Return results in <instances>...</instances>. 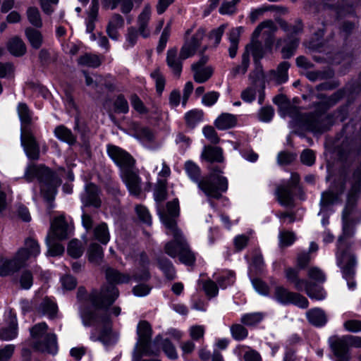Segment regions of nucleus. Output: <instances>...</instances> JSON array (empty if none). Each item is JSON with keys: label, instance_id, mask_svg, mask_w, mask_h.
Masks as SVG:
<instances>
[{"label": "nucleus", "instance_id": "62", "mask_svg": "<svg viewBox=\"0 0 361 361\" xmlns=\"http://www.w3.org/2000/svg\"><path fill=\"white\" fill-rule=\"evenodd\" d=\"M189 334L192 340L198 341L204 337V327L201 325L192 326L189 329Z\"/></svg>", "mask_w": 361, "mask_h": 361}, {"label": "nucleus", "instance_id": "32", "mask_svg": "<svg viewBox=\"0 0 361 361\" xmlns=\"http://www.w3.org/2000/svg\"><path fill=\"white\" fill-rule=\"evenodd\" d=\"M54 135L59 140L69 145H73L76 142V137L71 130L62 125L54 129Z\"/></svg>", "mask_w": 361, "mask_h": 361}, {"label": "nucleus", "instance_id": "9", "mask_svg": "<svg viewBox=\"0 0 361 361\" xmlns=\"http://www.w3.org/2000/svg\"><path fill=\"white\" fill-rule=\"evenodd\" d=\"M192 31V29L190 28L185 32V42L180 49V58L182 59H186L195 54L205 35V30L202 27H199L193 35L190 36Z\"/></svg>", "mask_w": 361, "mask_h": 361}, {"label": "nucleus", "instance_id": "13", "mask_svg": "<svg viewBox=\"0 0 361 361\" xmlns=\"http://www.w3.org/2000/svg\"><path fill=\"white\" fill-rule=\"evenodd\" d=\"M300 180L297 173H292L290 181L286 185L278 187L276 195L280 204L283 206L293 205V191L296 188Z\"/></svg>", "mask_w": 361, "mask_h": 361}, {"label": "nucleus", "instance_id": "33", "mask_svg": "<svg viewBox=\"0 0 361 361\" xmlns=\"http://www.w3.org/2000/svg\"><path fill=\"white\" fill-rule=\"evenodd\" d=\"M193 78L197 83H203L207 81L212 75L214 70L211 66L204 68H198L197 66L193 67Z\"/></svg>", "mask_w": 361, "mask_h": 361}, {"label": "nucleus", "instance_id": "44", "mask_svg": "<svg viewBox=\"0 0 361 361\" xmlns=\"http://www.w3.org/2000/svg\"><path fill=\"white\" fill-rule=\"evenodd\" d=\"M67 252L73 258L80 257L83 253L81 242L78 240H72L68 246Z\"/></svg>", "mask_w": 361, "mask_h": 361}, {"label": "nucleus", "instance_id": "28", "mask_svg": "<svg viewBox=\"0 0 361 361\" xmlns=\"http://www.w3.org/2000/svg\"><path fill=\"white\" fill-rule=\"evenodd\" d=\"M236 122L234 115L223 113L215 120L214 125L219 130H226L234 127Z\"/></svg>", "mask_w": 361, "mask_h": 361}, {"label": "nucleus", "instance_id": "39", "mask_svg": "<svg viewBox=\"0 0 361 361\" xmlns=\"http://www.w3.org/2000/svg\"><path fill=\"white\" fill-rule=\"evenodd\" d=\"M167 180L158 179L154 192V199L157 202H161L166 198Z\"/></svg>", "mask_w": 361, "mask_h": 361}, {"label": "nucleus", "instance_id": "45", "mask_svg": "<svg viewBox=\"0 0 361 361\" xmlns=\"http://www.w3.org/2000/svg\"><path fill=\"white\" fill-rule=\"evenodd\" d=\"M139 30L134 27H130L126 35L125 47L126 49L133 47L137 43L139 35Z\"/></svg>", "mask_w": 361, "mask_h": 361}, {"label": "nucleus", "instance_id": "2", "mask_svg": "<svg viewBox=\"0 0 361 361\" xmlns=\"http://www.w3.org/2000/svg\"><path fill=\"white\" fill-rule=\"evenodd\" d=\"M350 183V193L348 196L347 205L343 212V235L338 240V250L336 254L337 264L341 269L344 278L354 275V268L357 263L355 256L346 243V238L354 233V222L351 219L353 206L350 202L353 196L361 188V165L354 171Z\"/></svg>", "mask_w": 361, "mask_h": 361}, {"label": "nucleus", "instance_id": "41", "mask_svg": "<svg viewBox=\"0 0 361 361\" xmlns=\"http://www.w3.org/2000/svg\"><path fill=\"white\" fill-rule=\"evenodd\" d=\"M250 65V59L248 53H243L242 56V61L241 63L238 66H236L231 70V75L233 77H236L238 75H244L249 67Z\"/></svg>", "mask_w": 361, "mask_h": 361}, {"label": "nucleus", "instance_id": "17", "mask_svg": "<svg viewBox=\"0 0 361 361\" xmlns=\"http://www.w3.org/2000/svg\"><path fill=\"white\" fill-rule=\"evenodd\" d=\"M68 225L63 215L56 217L51 224V228L48 234L51 238L63 240L68 236Z\"/></svg>", "mask_w": 361, "mask_h": 361}, {"label": "nucleus", "instance_id": "50", "mask_svg": "<svg viewBox=\"0 0 361 361\" xmlns=\"http://www.w3.org/2000/svg\"><path fill=\"white\" fill-rule=\"evenodd\" d=\"M279 238L281 247H287L292 245L296 238L294 233L288 231H281Z\"/></svg>", "mask_w": 361, "mask_h": 361}, {"label": "nucleus", "instance_id": "43", "mask_svg": "<svg viewBox=\"0 0 361 361\" xmlns=\"http://www.w3.org/2000/svg\"><path fill=\"white\" fill-rule=\"evenodd\" d=\"M42 313L48 315L49 317L53 318L57 311L56 305L48 298L44 299L39 306Z\"/></svg>", "mask_w": 361, "mask_h": 361}, {"label": "nucleus", "instance_id": "36", "mask_svg": "<svg viewBox=\"0 0 361 361\" xmlns=\"http://www.w3.org/2000/svg\"><path fill=\"white\" fill-rule=\"evenodd\" d=\"M56 238H51V234H48L46 238V244L48 247L47 253L50 256L61 255L64 252V247L60 243H56L54 240Z\"/></svg>", "mask_w": 361, "mask_h": 361}, {"label": "nucleus", "instance_id": "20", "mask_svg": "<svg viewBox=\"0 0 361 361\" xmlns=\"http://www.w3.org/2000/svg\"><path fill=\"white\" fill-rule=\"evenodd\" d=\"M152 14V8L149 4L144 6L141 13L137 16V25L140 35L143 38H148L150 36L149 23Z\"/></svg>", "mask_w": 361, "mask_h": 361}, {"label": "nucleus", "instance_id": "15", "mask_svg": "<svg viewBox=\"0 0 361 361\" xmlns=\"http://www.w3.org/2000/svg\"><path fill=\"white\" fill-rule=\"evenodd\" d=\"M107 153L110 158L121 169V172L126 169L132 168L134 165V159L126 151L115 145L107 146Z\"/></svg>", "mask_w": 361, "mask_h": 361}, {"label": "nucleus", "instance_id": "22", "mask_svg": "<svg viewBox=\"0 0 361 361\" xmlns=\"http://www.w3.org/2000/svg\"><path fill=\"white\" fill-rule=\"evenodd\" d=\"M124 26V19L118 13L113 14L106 25V34L113 40H118L119 37L118 30Z\"/></svg>", "mask_w": 361, "mask_h": 361}, {"label": "nucleus", "instance_id": "21", "mask_svg": "<svg viewBox=\"0 0 361 361\" xmlns=\"http://www.w3.org/2000/svg\"><path fill=\"white\" fill-rule=\"evenodd\" d=\"M81 200L85 206L99 207L101 200L99 197L98 188L92 183L87 185L85 191L81 196Z\"/></svg>", "mask_w": 361, "mask_h": 361}, {"label": "nucleus", "instance_id": "25", "mask_svg": "<svg viewBox=\"0 0 361 361\" xmlns=\"http://www.w3.org/2000/svg\"><path fill=\"white\" fill-rule=\"evenodd\" d=\"M264 89V85L259 88L256 85L248 87L241 92V99L245 102L250 103L255 99L256 94L258 93V102L261 104L265 97Z\"/></svg>", "mask_w": 361, "mask_h": 361}, {"label": "nucleus", "instance_id": "56", "mask_svg": "<svg viewBox=\"0 0 361 361\" xmlns=\"http://www.w3.org/2000/svg\"><path fill=\"white\" fill-rule=\"evenodd\" d=\"M298 40L296 38L290 39V42L286 46H285L282 49L283 58H290L293 55L298 47Z\"/></svg>", "mask_w": 361, "mask_h": 361}, {"label": "nucleus", "instance_id": "52", "mask_svg": "<svg viewBox=\"0 0 361 361\" xmlns=\"http://www.w3.org/2000/svg\"><path fill=\"white\" fill-rule=\"evenodd\" d=\"M240 0L224 1L219 8V13L223 15H231L235 12L236 4Z\"/></svg>", "mask_w": 361, "mask_h": 361}, {"label": "nucleus", "instance_id": "51", "mask_svg": "<svg viewBox=\"0 0 361 361\" xmlns=\"http://www.w3.org/2000/svg\"><path fill=\"white\" fill-rule=\"evenodd\" d=\"M137 260L139 261V264L143 267V270L142 271V274L140 276H138L137 274H135L133 276L135 280L139 281L147 279L149 278V272L145 269V266L148 264L149 261L147 255L142 252L138 256Z\"/></svg>", "mask_w": 361, "mask_h": 361}, {"label": "nucleus", "instance_id": "64", "mask_svg": "<svg viewBox=\"0 0 361 361\" xmlns=\"http://www.w3.org/2000/svg\"><path fill=\"white\" fill-rule=\"evenodd\" d=\"M15 350V345L8 344L4 348H0V361H8Z\"/></svg>", "mask_w": 361, "mask_h": 361}, {"label": "nucleus", "instance_id": "35", "mask_svg": "<svg viewBox=\"0 0 361 361\" xmlns=\"http://www.w3.org/2000/svg\"><path fill=\"white\" fill-rule=\"evenodd\" d=\"M94 235L95 239L99 240L101 243L106 245L109 241L110 238L107 225L105 223H102L95 227Z\"/></svg>", "mask_w": 361, "mask_h": 361}, {"label": "nucleus", "instance_id": "57", "mask_svg": "<svg viewBox=\"0 0 361 361\" xmlns=\"http://www.w3.org/2000/svg\"><path fill=\"white\" fill-rule=\"evenodd\" d=\"M308 276L310 279L318 283H323L326 280V277L323 271L318 267H311L308 270Z\"/></svg>", "mask_w": 361, "mask_h": 361}, {"label": "nucleus", "instance_id": "29", "mask_svg": "<svg viewBox=\"0 0 361 361\" xmlns=\"http://www.w3.org/2000/svg\"><path fill=\"white\" fill-rule=\"evenodd\" d=\"M7 48L9 52L15 56L24 55L27 50L25 44L18 37H15L9 40Z\"/></svg>", "mask_w": 361, "mask_h": 361}, {"label": "nucleus", "instance_id": "8", "mask_svg": "<svg viewBox=\"0 0 361 361\" xmlns=\"http://www.w3.org/2000/svg\"><path fill=\"white\" fill-rule=\"evenodd\" d=\"M267 29V33H271L276 30L274 22L271 20H268L262 22L255 30L252 34V42L250 44L247 45L245 51L244 53H251L255 62L262 59L267 50L271 49V45H267L266 49H264L262 44L257 39L259 36L261 32L264 29Z\"/></svg>", "mask_w": 361, "mask_h": 361}, {"label": "nucleus", "instance_id": "16", "mask_svg": "<svg viewBox=\"0 0 361 361\" xmlns=\"http://www.w3.org/2000/svg\"><path fill=\"white\" fill-rule=\"evenodd\" d=\"M121 178L130 195L138 196L141 192L142 180L138 174L128 168L121 171Z\"/></svg>", "mask_w": 361, "mask_h": 361}, {"label": "nucleus", "instance_id": "46", "mask_svg": "<svg viewBox=\"0 0 361 361\" xmlns=\"http://www.w3.org/2000/svg\"><path fill=\"white\" fill-rule=\"evenodd\" d=\"M231 334L233 338L237 341H241L247 338L248 335L247 330L240 324H234L231 328Z\"/></svg>", "mask_w": 361, "mask_h": 361}, {"label": "nucleus", "instance_id": "40", "mask_svg": "<svg viewBox=\"0 0 361 361\" xmlns=\"http://www.w3.org/2000/svg\"><path fill=\"white\" fill-rule=\"evenodd\" d=\"M338 341L341 342L348 350L350 348H361V337L347 335L338 336Z\"/></svg>", "mask_w": 361, "mask_h": 361}, {"label": "nucleus", "instance_id": "7", "mask_svg": "<svg viewBox=\"0 0 361 361\" xmlns=\"http://www.w3.org/2000/svg\"><path fill=\"white\" fill-rule=\"evenodd\" d=\"M284 272L287 281L292 284L297 290H304L311 299L322 300L325 298L326 293L322 287L306 279L299 278L298 269L288 267L285 269Z\"/></svg>", "mask_w": 361, "mask_h": 361}, {"label": "nucleus", "instance_id": "60", "mask_svg": "<svg viewBox=\"0 0 361 361\" xmlns=\"http://www.w3.org/2000/svg\"><path fill=\"white\" fill-rule=\"evenodd\" d=\"M135 211L140 221L146 224H151V216L145 207L138 205L135 207Z\"/></svg>", "mask_w": 361, "mask_h": 361}, {"label": "nucleus", "instance_id": "6", "mask_svg": "<svg viewBox=\"0 0 361 361\" xmlns=\"http://www.w3.org/2000/svg\"><path fill=\"white\" fill-rule=\"evenodd\" d=\"M47 329L48 326L44 322L37 324L30 329L32 345L38 351L55 354L57 352L56 336L47 333Z\"/></svg>", "mask_w": 361, "mask_h": 361}, {"label": "nucleus", "instance_id": "47", "mask_svg": "<svg viewBox=\"0 0 361 361\" xmlns=\"http://www.w3.org/2000/svg\"><path fill=\"white\" fill-rule=\"evenodd\" d=\"M262 319V314L259 312H254L243 314L240 319V321L245 325L253 326L260 322Z\"/></svg>", "mask_w": 361, "mask_h": 361}, {"label": "nucleus", "instance_id": "58", "mask_svg": "<svg viewBox=\"0 0 361 361\" xmlns=\"http://www.w3.org/2000/svg\"><path fill=\"white\" fill-rule=\"evenodd\" d=\"M18 113L22 123L30 122V113L27 106L25 103H20L18 106Z\"/></svg>", "mask_w": 361, "mask_h": 361}, {"label": "nucleus", "instance_id": "55", "mask_svg": "<svg viewBox=\"0 0 361 361\" xmlns=\"http://www.w3.org/2000/svg\"><path fill=\"white\" fill-rule=\"evenodd\" d=\"M161 346L163 350L168 356V357L172 360L176 359L178 357L176 350L174 345L171 343V342L169 340H164L161 343Z\"/></svg>", "mask_w": 361, "mask_h": 361}, {"label": "nucleus", "instance_id": "38", "mask_svg": "<svg viewBox=\"0 0 361 361\" xmlns=\"http://www.w3.org/2000/svg\"><path fill=\"white\" fill-rule=\"evenodd\" d=\"M27 18L30 24L36 27L42 26V20L39 11L36 7H29L26 12Z\"/></svg>", "mask_w": 361, "mask_h": 361}, {"label": "nucleus", "instance_id": "30", "mask_svg": "<svg viewBox=\"0 0 361 361\" xmlns=\"http://www.w3.org/2000/svg\"><path fill=\"white\" fill-rule=\"evenodd\" d=\"M306 315L308 321L314 326H323L327 321L324 312L319 308H314L307 311Z\"/></svg>", "mask_w": 361, "mask_h": 361}, {"label": "nucleus", "instance_id": "48", "mask_svg": "<svg viewBox=\"0 0 361 361\" xmlns=\"http://www.w3.org/2000/svg\"><path fill=\"white\" fill-rule=\"evenodd\" d=\"M166 207L168 214L164 212L159 211V215L165 214L176 223L173 217L177 216L179 214V202L178 199H174L173 201L168 202Z\"/></svg>", "mask_w": 361, "mask_h": 361}, {"label": "nucleus", "instance_id": "23", "mask_svg": "<svg viewBox=\"0 0 361 361\" xmlns=\"http://www.w3.org/2000/svg\"><path fill=\"white\" fill-rule=\"evenodd\" d=\"M184 59L180 58V52L178 55V49L171 48L166 53V63L173 74L179 77L182 71V61Z\"/></svg>", "mask_w": 361, "mask_h": 361}, {"label": "nucleus", "instance_id": "53", "mask_svg": "<svg viewBox=\"0 0 361 361\" xmlns=\"http://www.w3.org/2000/svg\"><path fill=\"white\" fill-rule=\"evenodd\" d=\"M151 77L155 82L157 92L161 94L165 86V79L163 75L160 73L159 69H156L151 73Z\"/></svg>", "mask_w": 361, "mask_h": 361}, {"label": "nucleus", "instance_id": "12", "mask_svg": "<svg viewBox=\"0 0 361 361\" xmlns=\"http://www.w3.org/2000/svg\"><path fill=\"white\" fill-rule=\"evenodd\" d=\"M152 328L147 321H140L137 327V334L138 340L136 344V352L142 355H150L154 353L151 352L149 346L152 337Z\"/></svg>", "mask_w": 361, "mask_h": 361}, {"label": "nucleus", "instance_id": "14", "mask_svg": "<svg viewBox=\"0 0 361 361\" xmlns=\"http://www.w3.org/2000/svg\"><path fill=\"white\" fill-rule=\"evenodd\" d=\"M23 250H18L12 259L0 258V276H6L18 271L25 264Z\"/></svg>", "mask_w": 361, "mask_h": 361}, {"label": "nucleus", "instance_id": "26", "mask_svg": "<svg viewBox=\"0 0 361 361\" xmlns=\"http://www.w3.org/2000/svg\"><path fill=\"white\" fill-rule=\"evenodd\" d=\"M18 250H23V257H25V262L30 258L36 257L40 253L38 242L32 238L25 239L24 247Z\"/></svg>", "mask_w": 361, "mask_h": 361}, {"label": "nucleus", "instance_id": "27", "mask_svg": "<svg viewBox=\"0 0 361 361\" xmlns=\"http://www.w3.org/2000/svg\"><path fill=\"white\" fill-rule=\"evenodd\" d=\"M18 336V323L16 316L11 315L8 327L0 330V338L4 341H10Z\"/></svg>", "mask_w": 361, "mask_h": 361}, {"label": "nucleus", "instance_id": "34", "mask_svg": "<svg viewBox=\"0 0 361 361\" xmlns=\"http://www.w3.org/2000/svg\"><path fill=\"white\" fill-rule=\"evenodd\" d=\"M103 258V250L100 245L97 243L90 245L88 250L89 261L95 264H99Z\"/></svg>", "mask_w": 361, "mask_h": 361}, {"label": "nucleus", "instance_id": "61", "mask_svg": "<svg viewBox=\"0 0 361 361\" xmlns=\"http://www.w3.org/2000/svg\"><path fill=\"white\" fill-rule=\"evenodd\" d=\"M33 283L32 274L30 271L25 270L22 272L20 278V283L23 288L29 289Z\"/></svg>", "mask_w": 361, "mask_h": 361}, {"label": "nucleus", "instance_id": "49", "mask_svg": "<svg viewBox=\"0 0 361 361\" xmlns=\"http://www.w3.org/2000/svg\"><path fill=\"white\" fill-rule=\"evenodd\" d=\"M159 267L164 271L169 279H173L175 277V271L172 263L167 259H159Z\"/></svg>", "mask_w": 361, "mask_h": 361}, {"label": "nucleus", "instance_id": "54", "mask_svg": "<svg viewBox=\"0 0 361 361\" xmlns=\"http://www.w3.org/2000/svg\"><path fill=\"white\" fill-rule=\"evenodd\" d=\"M227 27L226 24H222L216 29H214L209 33V37L211 40H213L214 44L217 46L221 39L222 35Z\"/></svg>", "mask_w": 361, "mask_h": 361}, {"label": "nucleus", "instance_id": "19", "mask_svg": "<svg viewBox=\"0 0 361 361\" xmlns=\"http://www.w3.org/2000/svg\"><path fill=\"white\" fill-rule=\"evenodd\" d=\"M21 144L27 156L32 159H37L39 157V146L30 132H25L21 135Z\"/></svg>", "mask_w": 361, "mask_h": 361}, {"label": "nucleus", "instance_id": "24", "mask_svg": "<svg viewBox=\"0 0 361 361\" xmlns=\"http://www.w3.org/2000/svg\"><path fill=\"white\" fill-rule=\"evenodd\" d=\"M201 157L210 163H222L224 161L223 149L219 147L206 146L204 147Z\"/></svg>", "mask_w": 361, "mask_h": 361}, {"label": "nucleus", "instance_id": "37", "mask_svg": "<svg viewBox=\"0 0 361 361\" xmlns=\"http://www.w3.org/2000/svg\"><path fill=\"white\" fill-rule=\"evenodd\" d=\"M78 62L82 66L96 68L100 66L102 61L97 55L85 54L78 59Z\"/></svg>", "mask_w": 361, "mask_h": 361}, {"label": "nucleus", "instance_id": "18", "mask_svg": "<svg viewBox=\"0 0 361 361\" xmlns=\"http://www.w3.org/2000/svg\"><path fill=\"white\" fill-rule=\"evenodd\" d=\"M330 348L335 356V361H350L351 355L349 350L338 341V336L329 338Z\"/></svg>", "mask_w": 361, "mask_h": 361}, {"label": "nucleus", "instance_id": "63", "mask_svg": "<svg viewBox=\"0 0 361 361\" xmlns=\"http://www.w3.org/2000/svg\"><path fill=\"white\" fill-rule=\"evenodd\" d=\"M217 282L221 288H225L233 283L234 275L231 272L225 273L217 279Z\"/></svg>", "mask_w": 361, "mask_h": 361}, {"label": "nucleus", "instance_id": "1", "mask_svg": "<svg viewBox=\"0 0 361 361\" xmlns=\"http://www.w3.org/2000/svg\"><path fill=\"white\" fill-rule=\"evenodd\" d=\"M106 279L111 283H128L130 277L123 274L113 269H108L106 272ZM116 287L109 283L102 288L99 293L92 292L87 298L85 290L80 288L78 298L81 301L80 317L85 326H95L106 334L111 327V317H118L121 310L118 306L109 308L118 297Z\"/></svg>", "mask_w": 361, "mask_h": 361}, {"label": "nucleus", "instance_id": "31", "mask_svg": "<svg viewBox=\"0 0 361 361\" xmlns=\"http://www.w3.org/2000/svg\"><path fill=\"white\" fill-rule=\"evenodd\" d=\"M25 34L32 48L38 49L41 47L43 43V36L40 31L27 27L25 30Z\"/></svg>", "mask_w": 361, "mask_h": 361}, {"label": "nucleus", "instance_id": "4", "mask_svg": "<svg viewBox=\"0 0 361 361\" xmlns=\"http://www.w3.org/2000/svg\"><path fill=\"white\" fill-rule=\"evenodd\" d=\"M160 219L167 228V235L173 238V241L165 245V252L173 258L178 256L180 261L183 264H192L195 259V255L190 250L181 231L178 228L176 223L165 214H160Z\"/></svg>", "mask_w": 361, "mask_h": 361}, {"label": "nucleus", "instance_id": "59", "mask_svg": "<svg viewBox=\"0 0 361 361\" xmlns=\"http://www.w3.org/2000/svg\"><path fill=\"white\" fill-rule=\"evenodd\" d=\"M274 115V109L271 106L262 107L259 113L258 118L262 122H269Z\"/></svg>", "mask_w": 361, "mask_h": 361}, {"label": "nucleus", "instance_id": "10", "mask_svg": "<svg viewBox=\"0 0 361 361\" xmlns=\"http://www.w3.org/2000/svg\"><path fill=\"white\" fill-rule=\"evenodd\" d=\"M290 65L288 62L283 61L281 63L276 71H271L268 73L265 74L262 67L257 66L256 68L255 78L256 80H263L264 82H274L277 85L284 83L288 80V70Z\"/></svg>", "mask_w": 361, "mask_h": 361}, {"label": "nucleus", "instance_id": "3", "mask_svg": "<svg viewBox=\"0 0 361 361\" xmlns=\"http://www.w3.org/2000/svg\"><path fill=\"white\" fill-rule=\"evenodd\" d=\"M209 175L199 180L200 169L192 161L185 162V169L188 176L198 184L199 188L209 199H219L221 194L228 189V180L221 176L223 169L220 166H209Z\"/></svg>", "mask_w": 361, "mask_h": 361}, {"label": "nucleus", "instance_id": "5", "mask_svg": "<svg viewBox=\"0 0 361 361\" xmlns=\"http://www.w3.org/2000/svg\"><path fill=\"white\" fill-rule=\"evenodd\" d=\"M25 177L27 181H32L34 178L38 180L42 195L45 200L49 202L54 199L56 188L61 182L48 168L44 166H29Z\"/></svg>", "mask_w": 361, "mask_h": 361}, {"label": "nucleus", "instance_id": "42", "mask_svg": "<svg viewBox=\"0 0 361 361\" xmlns=\"http://www.w3.org/2000/svg\"><path fill=\"white\" fill-rule=\"evenodd\" d=\"M202 117L203 113L200 110H192L185 116L187 125L192 128L202 121Z\"/></svg>", "mask_w": 361, "mask_h": 361}, {"label": "nucleus", "instance_id": "11", "mask_svg": "<svg viewBox=\"0 0 361 361\" xmlns=\"http://www.w3.org/2000/svg\"><path fill=\"white\" fill-rule=\"evenodd\" d=\"M274 297L281 304H293L300 308L305 309L309 305L308 300L305 296L298 293L291 292L281 286L275 288Z\"/></svg>", "mask_w": 361, "mask_h": 361}]
</instances>
